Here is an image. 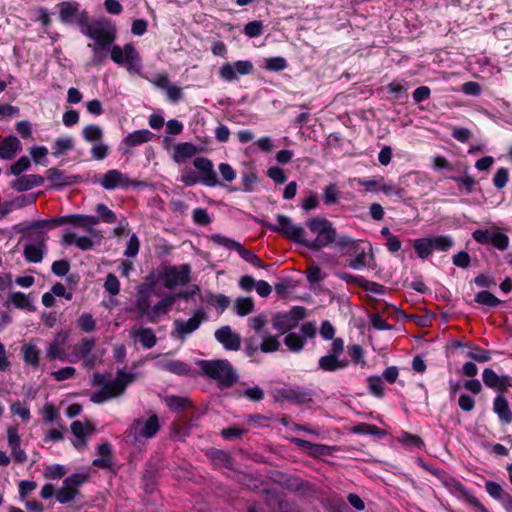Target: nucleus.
Wrapping results in <instances>:
<instances>
[{"label":"nucleus","instance_id":"nucleus-29","mask_svg":"<svg viewBox=\"0 0 512 512\" xmlns=\"http://www.w3.org/2000/svg\"><path fill=\"white\" fill-rule=\"evenodd\" d=\"M197 147L190 142H183L175 145L172 158L174 162L180 164L186 159L192 158L197 154Z\"/></svg>","mask_w":512,"mask_h":512},{"label":"nucleus","instance_id":"nucleus-4","mask_svg":"<svg viewBox=\"0 0 512 512\" xmlns=\"http://www.w3.org/2000/svg\"><path fill=\"white\" fill-rule=\"evenodd\" d=\"M136 374L126 372L124 369H119L116 378L108 381L101 390L93 393L90 400L95 404H102L112 398L123 395L129 384L135 381Z\"/></svg>","mask_w":512,"mask_h":512},{"label":"nucleus","instance_id":"nucleus-9","mask_svg":"<svg viewBox=\"0 0 512 512\" xmlns=\"http://www.w3.org/2000/svg\"><path fill=\"white\" fill-rule=\"evenodd\" d=\"M212 240L214 243L223 246L228 250L237 251L242 259L257 268L264 269L267 267L255 253L245 249L240 242L235 241L234 239L225 237L221 234H214L212 235Z\"/></svg>","mask_w":512,"mask_h":512},{"label":"nucleus","instance_id":"nucleus-34","mask_svg":"<svg viewBox=\"0 0 512 512\" xmlns=\"http://www.w3.org/2000/svg\"><path fill=\"white\" fill-rule=\"evenodd\" d=\"M176 300V296L168 295L158 301L150 310L149 313V322L155 323L157 322V316L161 314H166L171 306L174 304Z\"/></svg>","mask_w":512,"mask_h":512},{"label":"nucleus","instance_id":"nucleus-63","mask_svg":"<svg viewBox=\"0 0 512 512\" xmlns=\"http://www.w3.org/2000/svg\"><path fill=\"white\" fill-rule=\"evenodd\" d=\"M192 219L196 225L206 226L212 222L211 217L204 208H195L192 212Z\"/></svg>","mask_w":512,"mask_h":512},{"label":"nucleus","instance_id":"nucleus-27","mask_svg":"<svg viewBox=\"0 0 512 512\" xmlns=\"http://www.w3.org/2000/svg\"><path fill=\"white\" fill-rule=\"evenodd\" d=\"M21 149L20 140L16 136L10 135L0 143V158L11 160Z\"/></svg>","mask_w":512,"mask_h":512},{"label":"nucleus","instance_id":"nucleus-18","mask_svg":"<svg viewBox=\"0 0 512 512\" xmlns=\"http://www.w3.org/2000/svg\"><path fill=\"white\" fill-rule=\"evenodd\" d=\"M137 181L131 180L126 174H123L119 170L107 171L101 180V185L106 190H114L115 188H128L130 186H138Z\"/></svg>","mask_w":512,"mask_h":512},{"label":"nucleus","instance_id":"nucleus-61","mask_svg":"<svg viewBox=\"0 0 512 512\" xmlns=\"http://www.w3.org/2000/svg\"><path fill=\"white\" fill-rule=\"evenodd\" d=\"M77 323L80 329L86 333L92 332L96 328V321L90 313H83Z\"/></svg>","mask_w":512,"mask_h":512},{"label":"nucleus","instance_id":"nucleus-15","mask_svg":"<svg viewBox=\"0 0 512 512\" xmlns=\"http://www.w3.org/2000/svg\"><path fill=\"white\" fill-rule=\"evenodd\" d=\"M205 320H207L205 311L197 309L188 320L177 319L174 321L175 331L172 335L176 338L184 339L187 335L196 331Z\"/></svg>","mask_w":512,"mask_h":512},{"label":"nucleus","instance_id":"nucleus-2","mask_svg":"<svg viewBox=\"0 0 512 512\" xmlns=\"http://www.w3.org/2000/svg\"><path fill=\"white\" fill-rule=\"evenodd\" d=\"M198 366L202 374L215 380L221 389L230 388L239 380L237 371L226 359L200 360Z\"/></svg>","mask_w":512,"mask_h":512},{"label":"nucleus","instance_id":"nucleus-56","mask_svg":"<svg viewBox=\"0 0 512 512\" xmlns=\"http://www.w3.org/2000/svg\"><path fill=\"white\" fill-rule=\"evenodd\" d=\"M95 211L99 215L98 218H101V220L107 224H113L117 221L116 214L103 203L97 204Z\"/></svg>","mask_w":512,"mask_h":512},{"label":"nucleus","instance_id":"nucleus-48","mask_svg":"<svg viewBox=\"0 0 512 512\" xmlns=\"http://www.w3.org/2000/svg\"><path fill=\"white\" fill-rule=\"evenodd\" d=\"M485 489L493 499L500 503L509 495V493L506 492L499 483L494 481H486Z\"/></svg>","mask_w":512,"mask_h":512},{"label":"nucleus","instance_id":"nucleus-5","mask_svg":"<svg viewBox=\"0 0 512 512\" xmlns=\"http://www.w3.org/2000/svg\"><path fill=\"white\" fill-rule=\"evenodd\" d=\"M344 352V341L342 338L333 340L330 350L318 360V368L325 372H335L348 367L350 361L347 358L341 359Z\"/></svg>","mask_w":512,"mask_h":512},{"label":"nucleus","instance_id":"nucleus-19","mask_svg":"<svg viewBox=\"0 0 512 512\" xmlns=\"http://www.w3.org/2000/svg\"><path fill=\"white\" fill-rule=\"evenodd\" d=\"M482 380L485 386L500 393L512 387V379L508 375H498L493 369L485 368L482 373Z\"/></svg>","mask_w":512,"mask_h":512},{"label":"nucleus","instance_id":"nucleus-10","mask_svg":"<svg viewBox=\"0 0 512 512\" xmlns=\"http://www.w3.org/2000/svg\"><path fill=\"white\" fill-rule=\"evenodd\" d=\"M88 479L87 474L75 473L63 481V486L56 492V499L61 504L74 500L79 493V487Z\"/></svg>","mask_w":512,"mask_h":512},{"label":"nucleus","instance_id":"nucleus-49","mask_svg":"<svg viewBox=\"0 0 512 512\" xmlns=\"http://www.w3.org/2000/svg\"><path fill=\"white\" fill-rule=\"evenodd\" d=\"M475 302L488 307H497L502 303L500 299L487 290L478 292L475 295Z\"/></svg>","mask_w":512,"mask_h":512},{"label":"nucleus","instance_id":"nucleus-6","mask_svg":"<svg viewBox=\"0 0 512 512\" xmlns=\"http://www.w3.org/2000/svg\"><path fill=\"white\" fill-rule=\"evenodd\" d=\"M84 35L94 41L91 45L111 46L116 39V28L107 20H93Z\"/></svg>","mask_w":512,"mask_h":512},{"label":"nucleus","instance_id":"nucleus-30","mask_svg":"<svg viewBox=\"0 0 512 512\" xmlns=\"http://www.w3.org/2000/svg\"><path fill=\"white\" fill-rule=\"evenodd\" d=\"M62 245H72L74 244L82 251H89L93 248L94 243L91 238L87 236H77L75 233L68 232L62 236L61 239Z\"/></svg>","mask_w":512,"mask_h":512},{"label":"nucleus","instance_id":"nucleus-60","mask_svg":"<svg viewBox=\"0 0 512 512\" xmlns=\"http://www.w3.org/2000/svg\"><path fill=\"white\" fill-rule=\"evenodd\" d=\"M25 238L28 239L27 244H37L42 245L46 244V234L43 231L40 230H26L24 232H21Z\"/></svg>","mask_w":512,"mask_h":512},{"label":"nucleus","instance_id":"nucleus-21","mask_svg":"<svg viewBox=\"0 0 512 512\" xmlns=\"http://www.w3.org/2000/svg\"><path fill=\"white\" fill-rule=\"evenodd\" d=\"M62 225L70 224L75 227L86 228L88 233L96 235L97 231L93 228L99 223V218L93 215L70 214L61 216Z\"/></svg>","mask_w":512,"mask_h":512},{"label":"nucleus","instance_id":"nucleus-14","mask_svg":"<svg viewBox=\"0 0 512 512\" xmlns=\"http://www.w3.org/2000/svg\"><path fill=\"white\" fill-rule=\"evenodd\" d=\"M278 394L282 399L298 406L312 403L316 395L314 390L300 386H288L281 388L278 391Z\"/></svg>","mask_w":512,"mask_h":512},{"label":"nucleus","instance_id":"nucleus-26","mask_svg":"<svg viewBox=\"0 0 512 512\" xmlns=\"http://www.w3.org/2000/svg\"><path fill=\"white\" fill-rule=\"evenodd\" d=\"M156 365L159 370L167 371L179 376L188 375L191 371L190 366L180 360H160Z\"/></svg>","mask_w":512,"mask_h":512},{"label":"nucleus","instance_id":"nucleus-43","mask_svg":"<svg viewBox=\"0 0 512 512\" xmlns=\"http://www.w3.org/2000/svg\"><path fill=\"white\" fill-rule=\"evenodd\" d=\"M413 248L420 259H427L433 252L429 237L415 239Z\"/></svg>","mask_w":512,"mask_h":512},{"label":"nucleus","instance_id":"nucleus-41","mask_svg":"<svg viewBox=\"0 0 512 512\" xmlns=\"http://www.w3.org/2000/svg\"><path fill=\"white\" fill-rule=\"evenodd\" d=\"M73 147L74 142L71 137H59L55 140L54 145L52 147V155L54 157H60L62 155H65L68 151L72 150Z\"/></svg>","mask_w":512,"mask_h":512},{"label":"nucleus","instance_id":"nucleus-40","mask_svg":"<svg viewBox=\"0 0 512 512\" xmlns=\"http://www.w3.org/2000/svg\"><path fill=\"white\" fill-rule=\"evenodd\" d=\"M433 251L446 252L455 244L454 239L449 235H438L429 237Z\"/></svg>","mask_w":512,"mask_h":512},{"label":"nucleus","instance_id":"nucleus-22","mask_svg":"<svg viewBox=\"0 0 512 512\" xmlns=\"http://www.w3.org/2000/svg\"><path fill=\"white\" fill-rule=\"evenodd\" d=\"M153 137H154V134L151 131H149L148 129L136 130V131L129 133L127 136H125L122 139V142H121L122 153L124 155L128 154L129 148L147 143V142L151 141L153 139Z\"/></svg>","mask_w":512,"mask_h":512},{"label":"nucleus","instance_id":"nucleus-45","mask_svg":"<svg viewBox=\"0 0 512 512\" xmlns=\"http://www.w3.org/2000/svg\"><path fill=\"white\" fill-rule=\"evenodd\" d=\"M233 307L237 315L244 317L253 311L254 302L252 298L239 297L235 300Z\"/></svg>","mask_w":512,"mask_h":512},{"label":"nucleus","instance_id":"nucleus-52","mask_svg":"<svg viewBox=\"0 0 512 512\" xmlns=\"http://www.w3.org/2000/svg\"><path fill=\"white\" fill-rule=\"evenodd\" d=\"M398 440L408 448L422 449L424 447V442L419 436L408 432H402Z\"/></svg>","mask_w":512,"mask_h":512},{"label":"nucleus","instance_id":"nucleus-53","mask_svg":"<svg viewBox=\"0 0 512 512\" xmlns=\"http://www.w3.org/2000/svg\"><path fill=\"white\" fill-rule=\"evenodd\" d=\"M95 339L93 337L83 338L78 346L74 347V352H76V356L88 357L91 354L93 348L95 347Z\"/></svg>","mask_w":512,"mask_h":512},{"label":"nucleus","instance_id":"nucleus-7","mask_svg":"<svg viewBox=\"0 0 512 512\" xmlns=\"http://www.w3.org/2000/svg\"><path fill=\"white\" fill-rule=\"evenodd\" d=\"M276 219L277 224L264 222L263 225L267 227L270 231L279 233L285 238L302 245L304 241V236H306L305 229L300 226L294 225L292 219L286 215L277 214Z\"/></svg>","mask_w":512,"mask_h":512},{"label":"nucleus","instance_id":"nucleus-54","mask_svg":"<svg viewBox=\"0 0 512 512\" xmlns=\"http://www.w3.org/2000/svg\"><path fill=\"white\" fill-rule=\"evenodd\" d=\"M24 361L34 367L39 364V351L35 345L26 344L22 347Z\"/></svg>","mask_w":512,"mask_h":512},{"label":"nucleus","instance_id":"nucleus-37","mask_svg":"<svg viewBox=\"0 0 512 512\" xmlns=\"http://www.w3.org/2000/svg\"><path fill=\"white\" fill-rule=\"evenodd\" d=\"M72 434L76 437L73 443L77 450L83 449L87 445L86 428L81 421H73L70 426Z\"/></svg>","mask_w":512,"mask_h":512},{"label":"nucleus","instance_id":"nucleus-64","mask_svg":"<svg viewBox=\"0 0 512 512\" xmlns=\"http://www.w3.org/2000/svg\"><path fill=\"white\" fill-rule=\"evenodd\" d=\"M104 288L112 296L119 294L120 282H119L118 278L113 273H109L106 276V279L104 282Z\"/></svg>","mask_w":512,"mask_h":512},{"label":"nucleus","instance_id":"nucleus-51","mask_svg":"<svg viewBox=\"0 0 512 512\" xmlns=\"http://www.w3.org/2000/svg\"><path fill=\"white\" fill-rule=\"evenodd\" d=\"M82 137L87 142L100 141L103 137V130L98 125L90 124L83 128Z\"/></svg>","mask_w":512,"mask_h":512},{"label":"nucleus","instance_id":"nucleus-8","mask_svg":"<svg viewBox=\"0 0 512 512\" xmlns=\"http://www.w3.org/2000/svg\"><path fill=\"white\" fill-rule=\"evenodd\" d=\"M191 267L189 264L166 265L158 272V277L168 289L178 285H186L190 281Z\"/></svg>","mask_w":512,"mask_h":512},{"label":"nucleus","instance_id":"nucleus-57","mask_svg":"<svg viewBox=\"0 0 512 512\" xmlns=\"http://www.w3.org/2000/svg\"><path fill=\"white\" fill-rule=\"evenodd\" d=\"M246 432H247V430H245L243 428H240V427H238L236 425H233V426H229V427L223 428L220 431V435L225 440H235V439L242 438V436Z\"/></svg>","mask_w":512,"mask_h":512},{"label":"nucleus","instance_id":"nucleus-47","mask_svg":"<svg viewBox=\"0 0 512 512\" xmlns=\"http://www.w3.org/2000/svg\"><path fill=\"white\" fill-rule=\"evenodd\" d=\"M268 323L267 316L265 314H258L248 319V326L252 328L257 336L267 334L265 329Z\"/></svg>","mask_w":512,"mask_h":512},{"label":"nucleus","instance_id":"nucleus-12","mask_svg":"<svg viewBox=\"0 0 512 512\" xmlns=\"http://www.w3.org/2000/svg\"><path fill=\"white\" fill-rule=\"evenodd\" d=\"M472 238L479 244L492 245L501 251L506 250L509 246V237L498 229H477L473 231Z\"/></svg>","mask_w":512,"mask_h":512},{"label":"nucleus","instance_id":"nucleus-62","mask_svg":"<svg viewBox=\"0 0 512 512\" xmlns=\"http://www.w3.org/2000/svg\"><path fill=\"white\" fill-rule=\"evenodd\" d=\"M264 25L261 21L254 20L248 22L243 29V32L246 36L250 38H255L260 36L263 33Z\"/></svg>","mask_w":512,"mask_h":512},{"label":"nucleus","instance_id":"nucleus-3","mask_svg":"<svg viewBox=\"0 0 512 512\" xmlns=\"http://www.w3.org/2000/svg\"><path fill=\"white\" fill-rule=\"evenodd\" d=\"M310 232L316 235L313 240L306 239L304 236L303 246L312 251H318L324 247H327L336 240V228L332 222L320 217H314L306 223Z\"/></svg>","mask_w":512,"mask_h":512},{"label":"nucleus","instance_id":"nucleus-42","mask_svg":"<svg viewBox=\"0 0 512 512\" xmlns=\"http://www.w3.org/2000/svg\"><path fill=\"white\" fill-rule=\"evenodd\" d=\"M206 301L217 310L218 314H222L230 305V298L224 294L208 293Z\"/></svg>","mask_w":512,"mask_h":512},{"label":"nucleus","instance_id":"nucleus-25","mask_svg":"<svg viewBox=\"0 0 512 512\" xmlns=\"http://www.w3.org/2000/svg\"><path fill=\"white\" fill-rule=\"evenodd\" d=\"M80 4L76 1H64L57 4L59 20L66 25L74 24Z\"/></svg>","mask_w":512,"mask_h":512},{"label":"nucleus","instance_id":"nucleus-1","mask_svg":"<svg viewBox=\"0 0 512 512\" xmlns=\"http://www.w3.org/2000/svg\"><path fill=\"white\" fill-rule=\"evenodd\" d=\"M88 47L92 51L90 65H102L110 51L111 60L117 65H124L130 74H140L142 70L143 66L140 54L131 43L125 44L123 48L119 45H114L111 48V46L102 47L91 45V43L88 44Z\"/></svg>","mask_w":512,"mask_h":512},{"label":"nucleus","instance_id":"nucleus-39","mask_svg":"<svg viewBox=\"0 0 512 512\" xmlns=\"http://www.w3.org/2000/svg\"><path fill=\"white\" fill-rule=\"evenodd\" d=\"M283 341L285 346L293 353L301 352L306 344V339L295 332H289Z\"/></svg>","mask_w":512,"mask_h":512},{"label":"nucleus","instance_id":"nucleus-44","mask_svg":"<svg viewBox=\"0 0 512 512\" xmlns=\"http://www.w3.org/2000/svg\"><path fill=\"white\" fill-rule=\"evenodd\" d=\"M341 192L335 183H330L323 189V202L327 206L338 204Z\"/></svg>","mask_w":512,"mask_h":512},{"label":"nucleus","instance_id":"nucleus-58","mask_svg":"<svg viewBox=\"0 0 512 512\" xmlns=\"http://www.w3.org/2000/svg\"><path fill=\"white\" fill-rule=\"evenodd\" d=\"M333 243L338 250L344 251L347 249L350 252L358 242L346 234L338 235L336 233V240Z\"/></svg>","mask_w":512,"mask_h":512},{"label":"nucleus","instance_id":"nucleus-13","mask_svg":"<svg viewBox=\"0 0 512 512\" xmlns=\"http://www.w3.org/2000/svg\"><path fill=\"white\" fill-rule=\"evenodd\" d=\"M160 430L159 418L156 414H152L147 420L135 419L130 425V433L135 440L142 438L151 439L156 436Z\"/></svg>","mask_w":512,"mask_h":512},{"label":"nucleus","instance_id":"nucleus-32","mask_svg":"<svg viewBox=\"0 0 512 512\" xmlns=\"http://www.w3.org/2000/svg\"><path fill=\"white\" fill-rule=\"evenodd\" d=\"M47 251L46 244H25L23 250V256L29 263H40Z\"/></svg>","mask_w":512,"mask_h":512},{"label":"nucleus","instance_id":"nucleus-33","mask_svg":"<svg viewBox=\"0 0 512 512\" xmlns=\"http://www.w3.org/2000/svg\"><path fill=\"white\" fill-rule=\"evenodd\" d=\"M131 334L145 349H151L157 343V337L152 328L141 327L137 330H132Z\"/></svg>","mask_w":512,"mask_h":512},{"label":"nucleus","instance_id":"nucleus-23","mask_svg":"<svg viewBox=\"0 0 512 512\" xmlns=\"http://www.w3.org/2000/svg\"><path fill=\"white\" fill-rule=\"evenodd\" d=\"M493 411L498 416L499 421L508 425L512 423V409L508 400L502 394L497 395L493 401Z\"/></svg>","mask_w":512,"mask_h":512},{"label":"nucleus","instance_id":"nucleus-28","mask_svg":"<svg viewBox=\"0 0 512 512\" xmlns=\"http://www.w3.org/2000/svg\"><path fill=\"white\" fill-rule=\"evenodd\" d=\"M443 484L452 495L466 503L473 495L459 480L453 477L446 478Z\"/></svg>","mask_w":512,"mask_h":512},{"label":"nucleus","instance_id":"nucleus-35","mask_svg":"<svg viewBox=\"0 0 512 512\" xmlns=\"http://www.w3.org/2000/svg\"><path fill=\"white\" fill-rule=\"evenodd\" d=\"M62 225L61 216L60 217H54L50 219H43V220H36L31 222L29 225L26 226H17L18 232H24L26 230H40L44 228L48 229H54L58 226Z\"/></svg>","mask_w":512,"mask_h":512},{"label":"nucleus","instance_id":"nucleus-20","mask_svg":"<svg viewBox=\"0 0 512 512\" xmlns=\"http://www.w3.org/2000/svg\"><path fill=\"white\" fill-rule=\"evenodd\" d=\"M214 337L227 351H238L241 348V336L234 333L229 325L217 329Z\"/></svg>","mask_w":512,"mask_h":512},{"label":"nucleus","instance_id":"nucleus-17","mask_svg":"<svg viewBox=\"0 0 512 512\" xmlns=\"http://www.w3.org/2000/svg\"><path fill=\"white\" fill-rule=\"evenodd\" d=\"M46 179L52 183V187L56 190H61L64 187L72 186L81 182L80 175H67L64 171L51 167L46 170Z\"/></svg>","mask_w":512,"mask_h":512},{"label":"nucleus","instance_id":"nucleus-46","mask_svg":"<svg viewBox=\"0 0 512 512\" xmlns=\"http://www.w3.org/2000/svg\"><path fill=\"white\" fill-rule=\"evenodd\" d=\"M9 300L16 308L26 309L29 311L34 310V306L27 295L22 292H13L9 296Z\"/></svg>","mask_w":512,"mask_h":512},{"label":"nucleus","instance_id":"nucleus-50","mask_svg":"<svg viewBox=\"0 0 512 512\" xmlns=\"http://www.w3.org/2000/svg\"><path fill=\"white\" fill-rule=\"evenodd\" d=\"M467 357L478 363H485L491 360V352L479 346H471Z\"/></svg>","mask_w":512,"mask_h":512},{"label":"nucleus","instance_id":"nucleus-59","mask_svg":"<svg viewBox=\"0 0 512 512\" xmlns=\"http://www.w3.org/2000/svg\"><path fill=\"white\" fill-rule=\"evenodd\" d=\"M287 67V61L283 57H271L265 60V68L268 71L279 72Z\"/></svg>","mask_w":512,"mask_h":512},{"label":"nucleus","instance_id":"nucleus-31","mask_svg":"<svg viewBox=\"0 0 512 512\" xmlns=\"http://www.w3.org/2000/svg\"><path fill=\"white\" fill-rule=\"evenodd\" d=\"M272 326L280 333L291 332L297 327L294 320L287 314V312H279L272 317Z\"/></svg>","mask_w":512,"mask_h":512},{"label":"nucleus","instance_id":"nucleus-11","mask_svg":"<svg viewBox=\"0 0 512 512\" xmlns=\"http://www.w3.org/2000/svg\"><path fill=\"white\" fill-rule=\"evenodd\" d=\"M254 65L250 60H239L233 63L223 64L218 71L219 77L226 82L238 81L239 76L249 75L253 72Z\"/></svg>","mask_w":512,"mask_h":512},{"label":"nucleus","instance_id":"nucleus-16","mask_svg":"<svg viewBox=\"0 0 512 512\" xmlns=\"http://www.w3.org/2000/svg\"><path fill=\"white\" fill-rule=\"evenodd\" d=\"M194 167L199 171V180L208 187L221 185L214 170L212 161L206 157H197L193 161Z\"/></svg>","mask_w":512,"mask_h":512},{"label":"nucleus","instance_id":"nucleus-55","mask_svg":"<svg viewBox=\"0 0 512 512\" xmlns=\"http://www.w3.org/2000/svg\"><path fill=\"white\" fill-rule=\"evenodd\" d=\"M369 392L375 397L382 398L384 396V383L380 376L373 375L368 377Z\"/></svg>","mask_w":512,"mask_h":512},{"label":"nucleus","instance_id":"nucleus-38","mask_svg":"<svg viewBox=\"0 0 512 512\" xmlns=\"http://www.w3.org/2000/svg\"><path fill=\"white\" fill-rule=\"evenodd\" d=\"M259 337L262 338V341L259 344V348L263 353H273L280 350L281 343L278 339L279 336L271 335L267 331V334H262Z\"/></svg>","mask_w":512,"mask_h":512},{"label":"nucleus","instance_id":"nucleus-36","mask_svg":"<svg viewBox=\"0 0 512 512\" xmlns=\"http://www.w3.org/2000/svg\"><path fill=\"white\" fill-rule=\"evenodd\" d=\"M354 254V258L348 260V266L352 269L359 270L367 266V252L366 248L361 246L358 242L350 251Z\"/></svg>","mask_w":512,"mask_h":512},{"label":"nucleus","instance_id":"nucleus-24","mask_svg":"<svg viewBox=\"0 0 512 512\" xmlns=\"http://www.w3.org/2000/svg\"><path fill=\"white\" fill-rule=\"evenodd\" d=\"M45 179L41 175L29 174L19 176L12 184V188L17 192L28 191L34 187L43 185Z\"/></svg>","mask_w":512,"mask_h":512}]
</instances>
